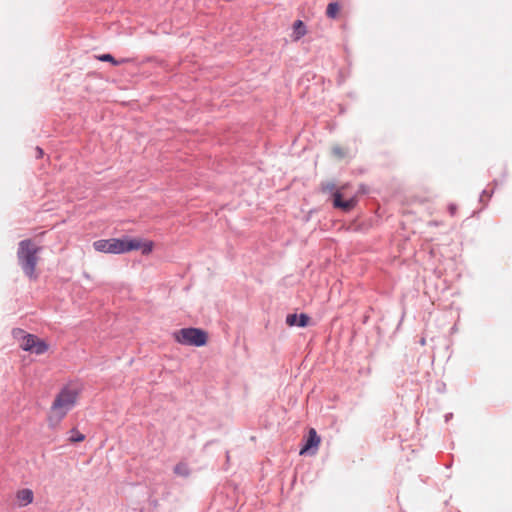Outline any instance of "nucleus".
<instances>
[{"label": "nucleus", "instance_id": "15", "mask_svg": "<svg viewBox=\"0 0 512 512\" xmlns=\"http://www.w3.org/2000/svg\"><path fill=\"white\" fill-rule=\"evenodd\" d=\"M174 472L178 475L187 477L189 475V469L186 464L180 463L174 467Z\"/></svg>", "mask_w": 512, "mask_h": 512}, {"label": "nucleus", "instance_id": "4", "mask_svg": "<svg viewBox=\"0 0 512 512\" xmlns=\"http://www.w3.org/2000/svg\"><path fill=\"white\" fill-rule=\"evenodd\" d=\"M93 247L97 252L106 254H123V239L109 238L100 239L93 242Z\"/></svg>", "mask_w": 512, "mask_h": 512}, {"label": "nucleus", "instance_id": "10", "mask_svg": "<svg viewBox=\"0 0 512 512\" xmlns=\"http://www.w3.org/2000/svg\"><path fill=\"white\" fill-rule=\"evenodd\" d=\"M142 248V242L138 239L123 238V253L139 250Z\"/></svg>", "mask_w": 512, "mask_h": 512}, {"label": "nucleus", "instance_id": "6", "mask_svg": "<svg viewBox=\"0 0 512 512\" xmlns=\"http://www.w3.org/2000/svg\"><path fill=\"white\" fill-rule=\"evenodd\" d=\"M319 443H320V437L317 435L316 430L311 428L309 430L308 437L305 441V444L300 450V454L301 455H303L305 453L311 454V455L315 454Z\"/></svg>", "mask_w": 512, "mask_h": 512}, {"label": "nucleus", "instance_id": "8", "mask_svg": "<svg viewBox=\"0 0 512 512\" xmlns=\"http://www.w3.org/2000/svg\"><path fill=\"white\" fill-rule=\"evenodd\" d=\"M308 322L309 316L304 313H301L299 316L297 314H288L286 317V323L289 326L305 327L308 325Z\"/></svg>", "mask_w": 512, "mask_h": 512}, {"label": "nucleus", "instance_id": "18", "mask_svg": "<svg viewBox=\"0 0 512 512\" xmlns=\"http://www.w3.org/2000/svg\"><path fill=\"white\" fill-rule=\"evenodd\" d=\"M332 153L337 157V158H343L345 156V153L344 151L342 150L341 147L339 146H335L332 148Z\"/></svg>", "mask_w": 512, "mask_h": 512}, {"label": "nucleus", "instance_id": "9", "mask_svg": "<svg viewBox=\"0 0 512 512\" xmlns=\"http://www.w3.org/2000/svg\"><path fill=\"white\" fill-rule=\"evenodd\" d=\"M16 498L18 505L20 507H25L32 503L34 495L31 489H22L18 491Z\"/></svg>", "mask_w": 512, "mask_h": 512}, {"label": "nucleus", "instance_id": "17", "mask_svg": "<svg viewBox=\"0 0 512 512\" xmlns=\"http://www.w3.org/2000/svg\"><path fill=\"white\" fill-rule=\"evenodd\" d=\"M153 249V243L151 241L142 243L141 251L143 254H149Z\"/></svg>", "mask_w": 512, "mask_h": 512}, {"label": "nucleus", "instance_id": "12", "mask_svg": "<svg viewBox=\"0 0 512 512\" xmlns=\"http://www.w3.org/2000/svg\"><path fill=\"white\" fill-rule=\"evenodd\" d=\"M295 39H300L306 34V27L301 20H297L293 25Z\"/></svg>", "mask_w": 512, "mask_h": 512}, {"label": "nucleus", "instance_id": "11", "mask_svg": "<svg viewBox=\"0 0 512 512\" xmlns=\"http://www.w3.org/2000/svg\"><path fill=\"white\" fill-rule=\"evenodd\" d=\"M48 350V345L43 341L38 339L37 336H35V342L33 346V350H31V353H34L36 355H40L45 353Z\"/></svg>", "mask_w": 512, "mask_h": 512}, {"label": "nucleus", "instance_id": "19", "mask_svg": "<svg viewBox=\"0 0 512 512\" xmlns=\"http://www.w3.org/2000/svg\"><path fill=\"white\" fill-rule=\"evenodd\" d=\"M456 209H457V207H456V205H455V204H450V205L448 206V210H449V213L451 214V216H454V215H455V213H456Z\"/></svg>", "mask_w": 512, "mask_h": 512}, {"label": "nucleus", "instance_id": "20", "mask_svg": "<svg viewBox=\"0 0 512 512\" xmlns=\"http://www.w3.org/2000/svg\"><path fill=\"white\" fill-rule=\"evenodd\" d=\"M37 156L41 157L43 155V150L40 147H36Z\"/></svg>", "mask_w": 512, "mask_h": 512}, {"label": "nucleus", "instance_id": "1", "mask_svg": "<svg viewBox=\"0 0 512 512\" xmlns=\"http://www.w3.org/2000/svg\"><path fill=\"white\" fill-rule=\"evenodd\" d=\"M41 248L36 246L32 240L24 239L19 242L17 258L24 274L30 279H36V266L39 260L38 253Z\"/></svg>", "mask_w": 512, "mask_h": 512}, {"label": "nucleus", "instance_id": "2", "mask_svg": "<svg viewBox=\"0 0 512 512\" xmlns=\"http://www.w3.org/2000/svg\"><path fill=\"white\" fill-rule=\"evenodd\" d=\"M77 398L78 392L76 389L69 387L61 389L51 406L50 421L60 422L75 406Z\"/></svg>", "mask_w": 512, "mask_h": 512}, {"label": "nucleus", "instance_id": "5", "mask_svg": "<svg viewBox=\"0 0 512 512\" xmlns=\"http://www.w3.org/2000/svg\"><path fill=\"white\" fill-rule=\"evenodd\" d=\"M335 187H336L335 183L327 182V183L322 185V191L323 192H332L333 193V197H334L333 204H334L335 207L342 208L344 210L351 209L354 206V200L353 199H349V200H344L343 201L341 199L340 191L335 190Z\"/></svg>", "mask_w": 512, "mask_h": 512}, {"label": "nucleus", "instance_id": "14", "mask_svg": "<svg viewBox=\"0 0 512 512\" xmlns=\"http://www.w3.org/2000/svg\"><path fill=\"white\" fill-rule=\"evenodd\" d=\"M338 12H339V5L337 2H332V3L328 4L326 13L329 18H332V19L336 18Z\"/></svg>", "mask_w": 512, "mask_h": 512}, {"label": "nucleus", "instance_id": "16", "mask_svg": "<svg viewBox=\"0 0 512 512\" xmlns=\"http://www.w3.org/2000/svg\"><path fill=\"white\" fill-rule=\"evenodd\" d=\"M98 60L103 61V62H111L113 65H119V64L125 62V60H121V61L115 60L111 54H102L98 57Z\"/></svg>", "mask_w": 512, "mask_h": 512}, {"label": "nucleus", "instance_id": "3", "mask_svg": "<svg viewBox=\"0 0 512 512\" xmlns=\"http://www.w3.org/2000/svg\"><path fill=\"white\" fill-rule=\"evenodd\" d=\"M173 336L175 341L182 345L202 347L207 343V333L199 328H182Z\"/></svg>", "mask_w": 512, "mask_h": 512}, {"label": "nucleus", "instance_id": "13", "mask_svg": "<svg viewBox=\"0 0 512 512\" xmlns=\"http://www.w3.org/2000/svg\"><path fill=\"white\" fill-rule=\"evenodd\" d=\"M69 440L73 443L81 442L85 439V435L79 432L76 428L70 430Z\"/></svg>", "mask_w": 512, "mask_h": 512}, {"label": "nucleus", "instance_id": "7", "mask_svg": "<svg viewBox=\"0 0 512 512\" xmlns=\"http://www.w3.org/2000/svg\"><path fill=\"white\" fill-rule=\"evenodd\" d=\"M13 336L18 339H22V342L20 344V347L24 351L31 352L33 350L34 342H35V335L32 334H24V331L21 329H14L13 330Z\"/></svg>", "mask_w": 512, "mask_h": 512}, {"label": "nucleus", "instance_id": "21", "mask_svg": "<svg viewBox=\"0 0 512 512\" xmlns=\"http://www.w3.org/2000/svg\"><path fill=\"white\" fill-rule=\"evenodd\" d=\"M421 344L424 345L425 344V339H422L421 340Z\"/></svg>", "mask_w": 512, "mask_h": 512}]
</instances>
